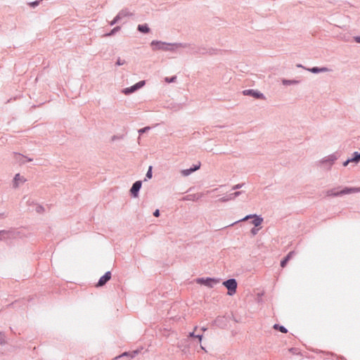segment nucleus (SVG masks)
I'll return each mask as SVG.
<instances>
[{
	"label": "nucleus",
	"mask_w": 360,
	"mask_h": 360,
	"mask_svg": "<svg viewBox=\"0 0 360 360\" xmlns=\"http://www.w3.org/2000/svg\"><path fill=\"white\" fill-rule=\"evenodd\" d=\"M6 217V214L4 212L0 213V218H4Z\"/></svg>",
	"instance_id": "09e8293b"
},
{
	"label": "nucleus",
	"mask_w": 360,
	"mask_h": 360,
	"mask_svg": "<svg viewBox=\"0 0 360 360\" xmlns=\"http://www.w3.org/2000/svg\"><path fill=\"white\" fill-rule=\"evenodd\" d=\"M141 186H142V181H141V180L136 181L132 184V186L129 190L130 195L134 198H138L139 195V191L141 188Z\"/></svg>",
	"instance_id": "9d476101"
},
{
	"label": "nucleus",
	"mask_w": 360,
	"mask_h": 360,
	"mask_svg": "<svg viewBox=\"0 0 360 360\" xmlns=\"http://www.w3.org/2000/svg\"><path fill=\"white\" fill-rule=\"evenodd\" d=\"M353 39L356 43L360 44V36H355Z\"/></svg>",
	"instance_id": "79ce46f5"
},
{
	"label": "nucleus",
	"mask_w": 360,
	"mask_h": 360,
	"mask_svg": "<svg viewBox=\"0 0 360 360\" xmlns=\"http://www.w3.org/2000/svg\"><path fill=\"white\" fill-rule=\"evenodd\" d=\"M243 95L248 96L254 98L255 99H260V100H264L265 96L264 94L258 91L257 89H245L243 90L242 92Z\"/></svg>",
	"instance_id": "423d86ee"
},
{
	"label": "nucleus",
	"mask_w": 360,
	"mask_h": 360,
	"mask_svg": "<svg viewBox=\"0 0 360 360\" xmlns=\"http://www.w3.org/2000/svg\"><path fill=\"white\" fill-rule=\"evenodd\" d=\"M44 211V207L42 205H37L36 207V212L37 213H42Z\"/></svg>",
	"instance_id": "e433bc0d"
},
{
	"label": "nucleus",
	"mask_w": 360,
	"mask_h": 360,
	"mask_svg": "<svg viewBox=\"0 0 360 360\" xmlns=\"http://www.w3.org/2000/svg\"><path fill=\"white\" fill-rule=\"evenodd\" d=\"M202 334H198V335H195V338H197L199 342H200L202 341Z\"/></svg>",
	"instance_id": "c03bdc74"
},
{
	"label": "nucleus",
	"mask_w": 360,
	"mask_h": 360,
	"mask_svg": "<svg viewBox=\"0 0 360 360\" xmlns=\"http://www.w3.org/2000/svg\"><path fill=\"white\" fill-rule=\"evenodd\" d=\"M139 353V351L138 349L134 350L132 352H124L121 355L116 356L115 359H119L124 356H128L130 359L134 358Z\"/></svg>",
	"instance_id": "dca6fc26"
},
{
	"label": "nucleus",
	"mask_w": 360,
	"mask_h": 360,
	"mask_svg": "<svg viewBox=\"0 0 360 360\" xmlns=\"http://www.w3.org/2000/svg\"><path fill=\"white\" fill-rule=\"evenodd\" d=\"M297 68H304V67L301 64H297Z\"/></svg>",
	"instance_id": "8fccbe9b"
},
{
	"label": "nucleus",
	"mask_w": 360,
	"mask_h": 360,
	"mask_svg": "<svg viewBox=\"0 0 360 360\" xmlns=\"http://www.w3.org/2000/svg\"><path fill=\"white\" fill-rule=\"evenodd\" d=\"M160 212L158 209H156L154 212H153V216L155 217H160Z\"/></svg>",
	"instance_id": "a19ab883"
},
{
	"label": "nucleus",
	"mask_w": 360,
	"mask_h": 360,
	"mask_svg": "<svg viewBox=\"0 0 360 360\" xmlns=\"http://www.w3.org/2000/svg\"><path fill=\"white\" fill-rule=\"evenodd\" d=\"M227 195H228V198H229V200H232L235 199V196L233 195V193H230V194H229Z\"/></svg>",
	"instance_id": "37998d69"
},
{
	"label": "nucleus",
	"mask_w": 360,
	"mask_h": 360,
	"mask_svg": "<svg viewBox=\"0 0 360 360\" xmlns=\"http://www.w3.org/2000/svg\"><path fill=\"white\" fill-rule=\"evenodd\" d=\"M153 167L149 166L148 169L146 172V177L144 181H147V179H150L153 176Z\"/></svg>",
	"instance_id": "393cba45"
},
{
	"label": "nucleus",
	"mask_w": 360,
	"mask_h": 360,
	"mask_svg": "<svg viewBox=\"0 0 360 360\" xmlns=\"http://www.w3.org/2000/svg\"><path fill=\"white\" fill-rule=\"evenodd\" d=\"M125 63H126V61L124 60H122L120 58H118L117 59L115 65L117 66H120V65H124Z\"/></svg>",
	"instance_id": "f704fd0d"
},
{
	"label": "nucleus",
	"mask_w": 360,
	"mask_h": 360,
	"mask_svg": "<svg viewBox=\"0 0 360 360\" xmlns=\"http://www.w3.org/2000/svg\"><path fill=\"white\" fill-rule=\"evenodd\" d=\"M137 30L143 34H148L150 32V29L148 24H140L137 26Z\"/></svg>",
	"instance_id": "a211bd4d"
},
{
	"label": "nucleus",
	"mask_w": 360,
	"mask_h": 360,
	"mask_svg": "<svg viewBox=\"0 0 360 360\" xmlns=\"http://www.w3.org/2000/svg\"><path fill=\"white\" fill-rule=\"evenodd\" d=\"M177 77L176 75H174V76H172V77H166L165 78V82L169 84V83H173V82H175L176 80Z\"/></svg>",
	"instance_id": "cd10ccee"
},
{
	"label": "nucleus",
	"mask_w": 360,
	"mask_h": 360,
	"mask_svg": "<svg viewBox=\"0 0 360 360\" xmlns=\"http://www.w3.org/2000/svg\"><path fill=\"white\" fill-rule=\"evenodd\" d=\"M112 274L111 271H106L104 275H103L98 280V283H96V287H102L105 285L111 278Z\"/></svg>",
	"instance_id": "f8f14e48"
},
{
	"label": "nucleus",
	"mask_w": 360,
	"mask_h": 360,
	"mask_svg": "<svg viewBox=\"0 0 360 360\" xmlns=\"http://www.w3.org/2000/svg\"><path fill=\"white\" fill-rule=\"evenodd\" d=\"M200 167L201 162L198 161L196 164L193 165L190 168L181 169L180 172L182 176H188L192 173L198 170L200 168Z\"/></svg>",
	"instance_id": "9b49d317"
},
{
	"label": "nucleus",
	"mask_w": 360,
	"mask_h": 360,
	"mask_svg": "<svg viewBox=\"0 0 360 360\" xmlns=\"http://www.w3.org/2000/svg\"><path fill=\"white\" fill-rule=\"evenodd\" d=\"M307 70L314 74H318L320 72H326L328 70V69L326 67H321L320 68V67H316V66L312 67L310 68H307Z\"/></svg>",
	"instance_id": "f3484780"
},
{
	"label": "nucleus",
	"mask_w": 360,
	"mask_h": 360,
	"mask_svg": "<svg viewBox=\"0 0 360 360\" xmlns=\"http://www.w3.org/2000/svg\"><path fill=\"white\" fill-rule=\"evenodd\" d=\"M248 219H252L250 223L252 224H253L255 226H259L264 221V219H263V217H262L261 215H257L256 214H250L246 215L243 219L238 220L237 221H235L234 223L231 224L230 226H233L234 224H236L240 221H247Z\"/></svg>",
	"instance_id": "20e7f679"
},
{
	"label": "nucleus",
	"mask_w": 360,
	"mask_h": 360,
	"mask_svg": "<svg viewBox=\"0 0 360 360\" xmlns=\"http://www.w3.org/2000/svg\"><path fill=\"white\" fill-rule=\"evenodd\" d=\"M213 323L220 328H224L227 326L228 321L225 316H219L214 319Z\"/></svg>",
	"instance_id": "ddd939ff"
},
{
	"label": "nucleus",
	"mask_w": 360,
	"mask_h": 360,
	"mask_svg": "<svg viewBox=\"0 0 360 360\" xmlns=\"http://www.w3.org/2000/svg\"><path fill=\"white\" fill-rule=\"evenodd\" d=\"M13 154H14V156H19V157H21L22 159H25L26 162H32L33 160L32 158H28V157H27V156H25V155H24L21 154V153H19L15 152V153H13Z\"/></svg>",
	"instance_id": "a878e982"
},
{
	"label": "nucleus",
	"mask_w": 360,
	"mask_h": 360,
	"mask_svg": "<svg viewBox=\"0 0 360 360\" xmlns=\"http://www.w3.org/2000/svg\"><path fill=\"white\" fill-rule=\"evenodd\" d=\"M348 159L350 162L358 163L360 161V152H354Z\"/></svg>",
	"instance_id": "6ab92c4d"
},
{
	"label": "nucleus",
	"mask_w": 360,
	"mask_h": 360,
	"mask_svg": "<svg viewBox=\"0 0 360 360\" xmlns=\"http://www.w3.org/2000/svg\"><path fill=\"white\" fill-rule=\"evenodd\" d=\"M340 187L337 188L329 189L326 191L327 196L331 197H339L344 195H347L353 193H359L360 192V187H344L340 191H336L339 189Z\"/></svg>",
	"instance_id": "f03ea898"
},
{
	"label": "nucleus",
	"mask_w": 360,
	"mask_h": 360,
	"mask_svg": "<svg viewBox=\"0 0 360 360\" xmlns=\"http://www.w3.org/2000/svg\"><path fill=\"white\" fill-rule=\"evenodd\" d=\"M201 330H203V331H205V330H206L207 329H206L205 328H204V327H203V328H202V329H201Z\"/></svg>",
	"instance_id": "3c124183"
},
{
	"label": "nucleus",
	"mask_w": 360,
	"mask_h": 360,
	"mask_svg": "<svg viewBox=\"0 0 360 360\" xmlns=\"http://www.w3.org/2000/svg\"><path fill=\"white\" fill-rule=\"evenodd\" d=\"M11 233V231H6V230H1L0 231V239L4 240L6 238V236L8 237V235Z\"/></svg>",
	"instance_id": "c85d7f7f"
},
{
	"label": "nucleus",
	"mask_w": 360,
	"mask_h": 360,
	"mask_svg": "<svg viewBox=\"0 0 360 360\" xmlns=\"http://www.w3.org/2000/svg\"><path fill=\"white\" fill-rule=\"evenodd\" d=\"M242 193H243V191H235V192H233V195L235 196V198H237L238 196H239Z\"/></svg>",
	"instance_id": "a18cd8bd"
},
{
	"label": "nucleus",
	"mask_w": 360,
	"mask_h": 360,
	"mask_svg": "<svg viewBox=\"0 0 360 360\" xmlns=\"http://www.w3.org/2000/svg\"><path fill=\"white\" fill-rule=\"evenodd\" d=\"M26 181V179L21 176L19 173L16 174L13 180V186L16 188L19 186V183H24Z\"/></svg>",
	"instance_id": "4468645a"
},
{
	"label": "nucleus",
	"mask_w": 360,
	"mask_h": 360,
	"mask_svg": "<svg viewBox=\"0 0 360 360\" xmlns=\"http://www.w3.org/2000/svg\"><path fill=\"white\" fill-rule=\"evenodd\" d=\"M118 15H120V18L122 19L124 17L131 16L133 15L132 13H130L128 10V8H123L118 13Z\"/></svg>",
	"instance_id": "412c9836"
},
{
	"label": "nucleus",
	"mask_w": 360,
	"mask_h": 360,
	"mask_svg": "<svg viewBox=\"0 0 360 360\" xmlns=\"http://www.w3.org/2000/svg\"><path fill=\"white\" fill-rule=\"evenodd\" d=\"M123 138H124V135H113L111 137V141H115L117 140L122 139Z\"/></svg>",
	"instance_id": "473e14b6"
},
{
	"label": "nucleus",
	"mask_w": 360,
	"mask_h": 360,
	"mask_svg": "<svg viewBox=\"0 0 360 360\" xmlns=\"http://www.w3.org/2000/svg\"><path fill=\"white\" fill-rule=\"evenodd\" d=\"M350 163V161H349V159L347 158L345 162H343L342 165L344 167H347Z\"/></svg>",
	"instance_id": "49530a36"
},
{
	"label": "nucleus",
	"mask_w": 360,
	"mask_h": 360,
	"mask_svg": "<svg viewBox=\"0 0 360 360\" xmlns=\"http://www.w3.org/2000/svg\"><path fill=\"white\" fill-rule=\"evenodd\" d=\"M188 337H193V338H195V335L194 331H193V332H190V333H189V335H188Z\"/></svg>",
	"instance_id": "de8ad7c7"
},
{
	"label": "nucleus",
	"mask_w": 360,
	"mask_h": 360,
	"mask_svg": "<svg viewBox=\"0 0 360 360\" xmlns=\"http://www.w3.org/2000/svg\"><path fill=\"white\" fill-rule=\"evenodd\" d=\"M150 46L153 51H174L178 48L182 47L185 48L187 46L186 44H183L181 43H166L161 41L153 40L150 42Z\"/></svg>",
	"instance_id": "f257e3e1"
},
{
	"label": "nucleus",
	"mask_w": 360,
	"mask_h": 360,
	"mask_svg": "<svg viewBox=\"0 0 360 360\" xmlns=\"http://www.w3.org/2000/svg\"><path fill=\"white\" fill-rule=\"evenodd\" d=\"M222 285L227 289V295L233 296L237 291L238 283L236 279L231 278L222 282Z\"/></svg>",
	"instance_id": "39448f33"
},
{
	"label": "nucleus",
	"mask_w": 360,
	"mask_h": 360,
	"mask_svg": "<svg viewBox=\"0 0 360 360\" xmlns=\"http://www.w3.org/2000/svg\"><path fill=\"white\" fill-rule=\"evenodd\" d=\"M244 184H244V183H243V184H236V185H234V186L232 187V190H234V191L238 190V189H239V188H242V187L244 186Z\"/></svg>",
	"instance_id": "4c0bfd02"
},
{
	"label": "nucleus",
	"mask_w": 360,
	"mask_h": 360,
	"mask_svg": "<svg viewBox=\"0 0 360 360\" xmlns=\"http://www.w3.org/2000/svg\"><path fill=\"white\" fill-rule=\"evenodd\" d=\"M6 344V335L3 332H0V345Z\"/></svg>",
	"instance_id": "c756f323"
},
{
	"label": "nucleus",
	"mask_w": 360,
	"mask_h": 360,
	"mask_svg": "<svg viewBox=\"0 0 360 360\" xmlns=\"http://www.w3.org/2000/svg\"><path fill=\"white\" fill-rule=\"evenodd\" d=\"M218 201H219V202H228V201H229V200L228 195H226V196H224V197L220 198L218 200Z\"/></svg>",
	"instance_id": "58836bf2"
},
{
	"label": "nucleus",
	"mask_w": 360,
	"mask_h": 360,
	"mask_svg": "<svg viewBox=\"0 0 360 360\" xmlns=\"http://www.w3.org/2000/svg\"><path fill=\"white\" fill-rule=\"evenodd\" d=\"M221 279L219 278L212 277H200L195 279L196 283L202 285L207 286L210 288L214 287V285L219 283Z\"/></svg>",
	"instance_id": "7ed1b4c3"
},
{
	"label": "nucleus",
	"mask_w": 360,
	"mask_h": 360,
	"mask_svg": "<svg viewBox=\"0 0 360 360\" xmlns=\"http://www.w3.org/2000/svg\"><path fill=\"white\" fill-rule=\"evenodd\" d=\"M338 156L337 153H333L327 157H325L320 161L321 165H326L328 166V169H330L332 165L335 163V162L338 160Z\"/></svg>",
	"instance_id": "1a4fd4ad"
},
{
	"label": "nucleus",
	"mask_w": 360,
	"mask_h": 360,
	"mask_svg": "<svg viewBox=\"0 0 360 360\" xmlns=\"http://www.w3.org/2000/svg\"><path fill=\"white\" fill-rule=\"evenodd\" d=\"M273 328L276 330H278V331L282 333H287L288 332V329L285 326H283L279 323H275L273 326Z\"/></svg>",
	"instance_id": "aec40b11"
},
{
	"label": "nucleus",
	"mask_w": 360,
	"mask_h": 360,
	"mask_svg": "<svg viewBox=\"0 0 360 360\" xmlns=\"http://www.w3.org/2000/svg\"><path fill=\"white\" fill-rule=\"evenodd\" d=\"M150 129V127H145L139 129L138 130V132H139V135H142V134L148 132Z\"/></svg>",
	"instance_id": "7c9ffc66"
},
{
	"label": "nucleus",
	"mask_w": 360,
	"mask_h": 360,
	"mask_svg": "<svg viewBox=\"0 0 360 360\" xmlns=\"http://www.w3.org/2000/svg\"><path fill=\"white\" fill-rule=\"evenodd\" d=\"M145 84L146 81L141 80L129 87L124 88L122 90V93L124 94L125 95H129L142 88Z\"/></svg>",
	"instance_id": "0eeeda50"
},
{
	"label": "nucleus",
	"mask_w": 360,
	"mask_h": 360,
	"mask_svg": "<svg viewBox=\"0 0 360 360\" xmlns=\"http://www.w3.org/2000/svg\"><path fill=\"white\" fill-rule=\"evenodd\" d=\"M121 30L120 26H116L114 28H112L109 32L105 34L104 36L105 37H112L115 35L117 32H118Z\"/></svg>",
	"instance_id": "b1692460"
},
{
	"label": "nucleus",
	"mask_w": 360,
	"mask_h": 360,
	"mask_svg": "<svg viewBox=\"0 0 360 360\" xmlns=\"http://www.w3.org/2000/svg\"><path fill=\"white\" fill-rule=\"evenodd\" d=\"M187 45V47L189 48V53L191 54H199V51L198 50V46H196L195 45H191V44H186Z\"/></svg>",
	"instance_id": "5701e85b"
},
{
	"label": "nucleus",
	"mask_w": 360,
	"mask_h": 360,
	"mask_svg": "<svg viewBox=\"0 0 360 360\" xmlns=\"http://www.w3.org/2000/svg\"><path fill=\"white\" fill-rule=\"evenodd\" d=\"M15 160L20 164L24 165L26 162L25 159H22L21 157L19 156H14Z\"/></svg>",
	"instance_id": "c9c22d12"
},
{
	"label": "nucleus",
	"mask_w": 360,
	"mask_h": 360,
	"mask_svg": "<svg viewBox=\"0 0 360 360\" xmlns=\"http://www.w3.org/2000/svg\"><path fill=\"white\" fill-rule=\"evenodd\" d=\"M297 349L295 348V347H291L289 349V352L292 354H297Z\"/></svg>",
	"instance_id": "ea45409f"
},
{
	"label": "nucleus",
	"mask_w": 360,
	"mask_h": 360,
	"mask_svg": "<svg viewBox=\"0 0 360 360\" xmlns=\"http://www.w3.org/2000/svg\"><path fill=\"white\" fill-rule=\"evenodd\" d=\"M198 50L199 51V54L200 55L209 54L210 56L218 54L219 52L221 51L220 49H214L212 47H207L205 46H198Z\"/></svg>",
	"instance_id": "6e6552de"
},
{
	"label": "nucleus",
	"mask_w": 360,
	"mask_h": 360,
	"mask_svg": "<svg viewBox=\"0 0 360 360\" xmlns=\"http://www.w3.org/2000/svg\"><path fill=\"white\" fill-rule=\"evenodd\" d=\"M42 1L43 0H36V1H31V2L28 3V5H29V6L30 8H34L37 6H38Z\"/></svg>",
	"instance_id": "bb28decb"
},
{
	"label": "nucleus",
	"mask_w": 360,
	"mask_h": 360,
	"mask_svg": "<svg viewBox=\"0 0 360 360\" xmlns=\"http://www.w3.org/2000/svg\"><path fill=\"white\" fill-rule=\"evenodd\" d=\"M258 226H254L253 228L251 229L250 230V233L252 236H255L257 234L259 230V228H257Z\"/></svg>",
	"instance_id": "72a5a7b5"
},
{
	"label": "nucleus",
	"mask_w": 360,
	"mask_h": 360,
	"mask_svg": "<svg viewBox=\"0 0 360 360\" xmlns=\"http://www.w3.org/2000/svg\"><path fill=\"white\" fill-rule=\"evenodd\" d=\"M121 20V18H120V15H118L117 14V15L112 20V21H110V25L112 26L114 25H115L116 23H117L120 20Z\"/></svg>",
	"instance_id": "2f4dec72"
},
{
	"label": "nucleus",
	"mask_w": 360,
	"mask_h": 360,
	"mask_svg": "<svg viewBox=\"0 0 360 360\" xmlns=\"http://www.w3.org/2000/svg\"><path fill=\"white\" fill-rule=\"evenodd\" d=\"M281 82L285 86L292 85V84H297L300 81L296 79H283L281 80Z\"/></svg>",
	"instance_id": "4be33fe9"
},
{
	"label": "nucleus",
	"mask_w": 360,
	"mask_h": 360,
	"mask_svg": "<svg viewBox=\"0 0 360 360\" xmlns=\"http://www.w3.org/2000/svg\"><path fill=\"white\" fill-rule=\"evenodd\" d=\"M294 254L295 251H290L281 260L280 265L282 268L286 266L288 262L292 259Z\"/></svg>",
	"instance_id": "2eb2a0df"
}]
</instances>
